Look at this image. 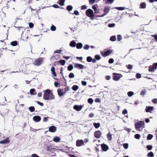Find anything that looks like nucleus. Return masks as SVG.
Listing matches in <instances>:
<instances>
[{"instance_id": "nucleus-1", "label": "nucleus", "mask_w": 157, "mask_h": 157, "mask_svg": "<svg viewBox=\"0 0 157 157\" xmlns=\"http://www.w3.org/2000/svg\"><path fill=\"white\" fill-rule=\"evenodd\" d=\"M44 94L43 98L44 100H48L54 99L55 97L52 91L50 89H47L43 91Z\"/></svg>"}, {"instance_id": "nucleus-2", "label": "nucleus", "mask_w": 157, "mask_h": 157, "mask_svg": "<svg viewBox=\"0 0 157 157\" xmlns=\"http://www.w3.org/2000/svg\"><path fill=\"white\" fill-rule=\"evenodd\" d=\"M69 87H68L65 88L64 89L60 88H58L57 90L58 95L60 97L62 96L65 94L66 92L67 91Z\"/></svg>"}, {"instance_id": "nucleus-3", "label": "nucleus", "mask_w": 157, "mask_h": 157, "mask_svg": "<svg viewBox=\"0 0 157 157\" xmlns=\"http://www.w3.org/2000/svg\"><path fill=\"white\" fill-rule=\"evenodd\" d=\"M43 62V58L40 57L35 60L33 63V64L35 66H39L41 65Z\"/></svg>"}, {"instance_id": "nucleus-4", "label": "nucleus", "mask_w": 157, "mask_h": 157, "mask_svg": "<svg viewBox=\"0 0 157 157\" xmlns=\"http://www.w3.org/2000/svg\"><path fill=\"white\" fill-rule=\"evenodd\" d=\"M86 14L91 19L93 18L94 16L93 11L90 9H88L86 11Z\"/></svg>"}, {"instance_id": "nucleus-5", "label": "nucleus", "mask_w": 157, "mask_h": 157, "mask_svg": "<svg viewBox=\"0 0 157 157\" xmlns=\"http://www.w3.org/2000/svg\"><path fill=\"white\" fill-rule=\"evenodd\" d=\"M122 77V75L121 74L114 73L113 74V79L114 81H118Z\"/></svg>"}, {"instance_id": "nucleus-6", "label": "nucleus", "mask_w": 157, "mask_h": 157, "mask_svg": "<svg viewBox=\"0 0 157 157\" xmlns=\"http://www.w3.org/2000/svg\"><path fill=\"white\" fill-rule=\"evenodd\" d=\"M113 51L112 49H109L104 52H101V54L103 57H105L109 56L113 52Z\"/></svg>"}, {"instance_id": "nucleus-7", "label": "nucleus", "mask_w": 157, "mask_h": 157, "mask_svg": "<svg viewBox=\"0 0 157 157\" xmlns=\"http://www.w3.org/2000/svg\"><path fill=\"white\" fill-rule=\"evenodd\" d=\"M144 124V121H139L135 124V128L136 129H139Z\"/></svg>"}, {"instance_id": "nucleus-8", "label": "nucleus", "mask_w": 157, "mask_h": 157, "mask_svg": "<svg viewBox=\"0 0 157 157\" xmlns=\"http://www.w3.org/2000/svg\"><path fill=\"white\" fill-rule=\"evenodd\" d=\"M109 10L110 9L109 8L107 7H105L103 10L104 13H103L102 15H98L97 17H101L104 16L107 14V13L109 12Z\"/></svg>"}, {"instance_id": "nucleus-9", "label": "nucleus", "mask_w": 157, "mask_h": 157, "mask_svg": "<svg viewBox=\"0 0 157 157\" xmlns=\"http://www.w3.org/2000/svg\"><path fill=\"white\" fill-rule=\"evenodd\" d=\"M101 135V132L99 130L95 131L94 134V137L96 138H99Z\"/></svg>"}, {"instance_id": "nucleus-10", "label": "nucleus", "mask_w": 157, "mask_h": 157, "mask_svg": "<svg viewBox=\"0 0 157 157\" xmlns=\"http://www.w3.org/2000/svg\"><path fill=\"white\" fill-rule=\"evenodd\" d=\"M76 145L77 147H80L84 145L83 141L82 140H78L76 142Z\"/></svg>"}, {"instance_id": "nucleus-11", "label": "nucleus", "mask_w": 157, "mask_h": 157, "mask_svg": "<svg viewBox=\"0 0 157 157\" xmlns=\"http://www.w3.org/2000/svg\"><path fill=\"white\" fill-rule=\"evenodd\" d=\"M74 67L78 69H82L84 68V66L81 64L75 63L74 65Z\"/></svg>"}, {"instance_id": "nucleus-12", "label": "nucleus", "mask_w": 157, "mask_h": 157, "mask_svg": "<svg viewBox=\"0 0 157 157\" xmlns=\"http://www.w3.org/2000/svg\"><path fill=\"white\" fill-rule=\"evenodd\" d=\"M83 107V106L82 105H75L74 106L73 108L76 110L79 111L82 109Z\"/></svg>"}, {"instance_id": "nucleus-13", "label": "nucleus", "mask_w": 157, "mask_h": 157, "mask_svg": "<svg viewBox=\"0 0 157 157\" xmlns=\"http://www.w3.org/2000/svg\"><path fill=\"white\" fill-rule=\"evenodd\" d=\"M154 109V107L151 106H146L145 109V111L146 112L151 113V111Z\"/></svg>"}, {"instance_id": "nucleus-14", "label": "nucleus", "mask_w": 157, "mask_h": 157, "mask_svg": "<svg viewBox=\"0 0 157 157\" xmlns=\"http://www.w3.org/2000/svg\"><path fill=\"white\" fill-rule=\"evenodd\" d=\"M57 130V128L54 126H52L49 128L48 131L52 132H55Z\"/></svg>"}, {"instance_id": "nucleus-15", "label": "nucleus", "mask_w": 157, "mask_h": 157, "mask_svg": "<svg viewBox=\"0 0 157 157\" xmlns=\"http://www.w3.org/2000/svg\"><path fill=\"white\" fill-rule=\"evenodd\" d=\"M10 142L9 138V137L6 138L5 139L0 141L1 144H9Z\"/></svg>"}, {"instance_id": "nucleus-16", "label": "nucleus", "mask_w": 157, "mask_h": 157, "mask_svg": "<svg viewBox=\"0 0 157 157\" xmlns=\"http://www.w3.org/2000/svg\"><path fill=\"white\" fill-rule=\"evenodd\" d=\"M101 146L102 150L104 151H106L109 149L108 146L106 144H102Z\"/></svg>"}, {"instance_id": "nucleus-17", "label": "nucleus", "mask_w": 157, "mask_h": 157, "mask_svg": "<svg viewBox=\"0 0 157 157\" xmlns=\"http://www.w3.org/2000/svg\"><path fill=\"white\" fill-rule=\"evenodd\" d=\"M41 117L39 116H34L33 118V120L36 122H38L41 120Z\"/></svg>"}, {"instance_id": "nucleus-18", "label": "nucleus", "mask_w": 157, "mask_h": 157, "mask_svg": "<svg viewBox=\"0 0 157 157\" xmlns=\"http://www.w3.org/2000/svg\"><path fill=\"white\" fill-rule=\"evenodd\" d=\"M98 7V6L97 4L93 5L92 7V9L94 11V13L96 14L98 13V10H97V8Z\"/></svg>"}, {"instance_id": "nucleus-19", "label": "nucleus", "mask_w": 157, "mask_h": 157, "mask_svg": "<svg viewBox=\"0 0 157 157\" xmlns=\"http://www.w3.org/2000/svg\"><path fill=\"white\" fill-rule=\"evenodd\" d=\"M51 70L53 76L55 77H56L57 74H56V72L55 71V67L53 66L51 68Z\"/></svg>"}, {"instance_id": "nucleus-20", "label": "nucleus", "mask_w": 157, "mask_h": 157, "mask_svg": "<svg viewBox=\"0 0 157 157\" xmlns=\"http://www.w3.org/2000/svg\"><path fill=\"white\" fill-rule=\"evenodd\" d=\"M61 138L58 136H56L53 138V140L55 142L58 143L60 142Z\"/></svg>"}, {"instance_id": "nucleus-21", "label": "nucleus", "mask_w": 157, "mask_h": 157, "mask_svg": "<svg viewBox=\"0 0 157 157\" xmlns=\"http://www.w3.org/2000/svg\"><path fill=\"white\" fill-rule=\"evenodd\" d=\"M76 42L75 41L73 40L70 42L69 44V46H70L71 47H75L76 46Z\"/></svg>"}, {"instance_id": "nucleus-22", "label": "nucleus", "mask_w": 157, "mask_h": 157, "mask_svg": "<svg viewBox=\"0 0 157 157\" xmlns=\"http://www.w3.org/2000/svg\"><path fill=\"white\" fill-rule=\"evenodd\" d=\"M82 44L81 43H78L77 44H76V48L78 49H81L82 47Z\"/></svg>"}, {"instance_id": "nucleus-23", "label": "nucleus", "mask_w": 157, "mask_h": 157, "mask_svg": "<svg viewBox=\"0 0 157 157\" xmlns=\"http://www.w3.org/2000/svg\"><path fill=\"white\" fill-rule=\"evenodd\" d=\"M155 70V68L153 65L152 66H150L149 67L148 70L149 71L152 72L154 71Z\"/></svg>"}, {"instance_id": "nucleus-24", "label": "nucleus", "mask_w": 157, "mask_h": 157, "mask_svg": "<svg viewBox=\"0 0 157 157\" xmlns=\"http://www.w3.org/2000/svg\"><path fill=\"white\" fill-rule=\"evenodd\" d=\"M65 0H59L58 3L60 6H63L64 5Z\"/></svg>"}, {"instance_id": "nucleus-25", "label": "nucleus", "mask_w": 157, "mask_h": 157, "mask_svg": "<svg viewBox=\"0 0 157 157\" xmlns=\"http://www.w3.org/2000/svg\"><path fill=\"white\" fill-rule=\"evenodd\" d=\"M30 93L31 95H34L36 94V93L35 89H32L30 90Z\"/></svg>"}, {"instance_id": "nucleus-26", "label": "nucleus", "mask_w": 157, "mask_h": 157, "mask_svg": "<svg viewBox=\"0 0 157 157\" xmlns=\"http://www.w3.org/2000/svg\"><path fill=\"white\" fill-rule=\"evenodd\" d=\"M18 42L17 41H13L11 42V45L12 46H16L18 44Z\"/></svg>"}, {"instance_id": "nucleus-27", "label": "nucleus", "mask_w": 157, "mask_h": 157, "mask_svg": "<svg viewBox=\"0 0 157 157\" xmlns=\"http://www.w3.org/2000/svg\"><path fill=\"white\" fill-rule=\"evenodd\" d=\"M140 6L141 8L144 9L146 7V4L145 2H142L140 4Z\"/></svg>"}, {"instance_id": "nucleus-28", "label": "nucleus", "mask_w": 157, "mask_h": 157, "mask_svg": "<svg viewBox=\"0 0 157 157\" xmlns=\"http://www.w3.org/2000/svg\"><path fill=\"white\" fill-rule=\"evenodd\" d=\"M107 138L109 140H111L112 139V134L110 133H109L107 135Z\"/></svg>"}, {"instance_id": "nucleus-29", "label": "nucleus", "mask_w": 157, "mask_h": 157, "mask_svg": "<svg viewBox=\"0 0 157 157\" xmlns=\"http://www.w3.org/2000/svg\"><path fill=\"white\" fill-rule=\"evenodd\" d=\"M93 125L94 126L95 128H98L100 126V123H94L93 124Z\"/></svg>"}, {"instance_id": "nucleus-30", "label": "nucleus", "mask_w": 157, "mask_h": 157, "mask_svg": "<svg viewBox=\"0 0 157 157\" xmlns=\"http://www.w3.org/2000/svg\"><path fill=\"white\" fill-rule=\"evenodd\" d=\"M78 88V86L76 85L73 86L72 87V89L75 91L77 90Z\"/></svg>"}, {"instance_id": "nucleus-31", "label": "nucleus", "mask_w": 157, "mask_h": 157, "mask_svg": "<svg viewBox=\"0 0 157 157\" xmlns=\"http://www.w3.org/2000/svg\"><path fill=\"white\" fill-rule=\"evenodd\" d=\"M46 149L48 151H50L52 149V146L51 145H48L46 146Z\"/></svg>"}, {"instance_id": "nucleus-32", "label": "nucleus", "mask_w": 157, "mask_h": 157, "mask_svg": "<svg viewBox=\"0 0 157 157\" xmlns=\"http://www.w3.org/2000/svg\"><path fill=\"white\" fill-rule=\"evenodd\" d=\"M153 137V136L152 134H149L148 135V136L147 137V140H151L152 139V137Z\"/></svg>"}, {"instance_id": "nucleus-33", "label": "nucleus", "mask_w": 157, "mask_h": 157, "mask_svg": "<svg viewBox=\"0 0 157 157\" xmlns=\"http://www.w3.org/2000/svg\"><path fill=\"white\" fill-rule=\"evenodd\" d=\"M58 62L60 63L61 65H64L65 63V61L64 60H61L59 61Z\"/></svg>"}, {"instance_id": "nucleus-34", "label": "nucleus", "mask_w": 157, "mask_h": 157, "mask_svg": "<svg viewBox=\"0 0 157 157\" xmlns=\"http://www.w3.org/2000/svg\"><path fill=\"white\" fill-rule=\"evenodd\" d=\"M116 40V39L115 36H112L110 38V40L112 41H115Z\"/></svg>"}, {"instance_id": "nucleus-35", "label": "nucleus", "mask_w": 157, "mask_h": 157, "mask_svg": "<svg viewBox=\"0 0 157 157\" xmlns=\"http://www.w3.org/2000/svg\"><path fill=\"white\" fill-rule=\"evenodd\" d=\"M94 57L97 60H99L101 59V57L100 56L98 55H95Z\"/></svg>"}, {"instance_id": "nucleus-36", "label": "nucleus", "mask_w": 157, "mask_h": 157, "mask_svg": "<svg viewBox=\"0 0 157 157\" xmlns=\"http://www.w3.org/2000/svg\"><path fill=\"white\" fill-rule=\"evenodd\" d=\"M88 102L90 104H91L93 102V100L91 98H89L88 99Z\"/></svg>"}, {"instance_id": "nucleus-37", "label": "nucleus", "mask_w": 157, "mask_h": 157, "mask_svg": "<svg viewBox=\"0 0 157 157\" xmlns=\"http://www.w3.org/2000/svg\"><path fill=\"white\" fill-rule=\"evenodd\" d=\"M147 155L148 156L150 157H153L154 156V155L152 152L150 151L147 154Z\"/></svg>"}, {"instance_id": "nucleus-38", "label": "nucleus", "mask_w": 157, "mask_h": 157, "mask_svg": "<svg viewBox=\"0 0 157 157\" xmlns=\"http://www.w3.org/2000/svg\"><path fill=\"white\" fill-rule=\"evenodd\" d=\"M123 145L124 149H127L128 148V143L124 144Z\"/></svg>"}, {"instance_id": "nucleus-39", "label": "nucleus", "mask_w": 157, "mask_h": 157, "mask_svg": "<svg viewBox=\"0 0 157 157\" xmlns=\"http://www.w3.org/2000/svg\"><path fill=\"white\" fill-rule=\"evenodd\" d=\"M51 30L52 31H55L56 30V27L53 25H52L51 27Z\"/></svg>"}, {"instance_id": "nucleus-40", "label": "nucleus", "mask_w": 157, "mask_h": 157, "mask_svg": "<svg viewBox=\"0 0 157 157\" xmlns=\"http://www.w3.org/2000/svg\"><path fill=\"white\" fill-rule=\"evenodd\" d=\"M29 109L31 112H33L35 111V108L33 106H31L29 108Z\"/></svg>"}, {"instance_id": "nucleus-41", "label": "nucleus", "mask_w": 157, "mask_h": 157, "mask_svg": "<svg viewBox=\"0 0 157 157\" xmlns=\"http://www.w3.org/2000/svg\"><path fill=\"white\" fill-rule=\"evenodd\" d=\"M86 60L88 62H90L92 61V59L90 56H88L87 57Z\"/></svg>"}, {"instance_id": "nucleus-42", "label": "nucleus", "mask_w": 157, "mask_h": 157, "mask_svg": "<svg viewBox=\"0 0 157 157\" xmlns=\"http://www.w3.org/2000/svg\"><path fill=\"white\" fill-rule=\"evenodd\" d=\"M140 137V136L139 134H136L135 135L134 137L137 139H139Z\"/></svg>"}, {"instance_id": "nucleus-43", "label": "nucleus", "mask_w": 157, "mask_h": 157, "mask_svg": "<svg viewBox=\"0 0 157 157\" xmlns=\"http://www.w3.org/2000/svg\"><path fill=\"white\" fill-rule=\"evenodd\" d=\"M146 147L148 150H151L152 146L151 145H148L146 146Z\"/></svg>"}, {"instance_id": "nucleus-44", "label": "nucleus", "mask_w": 157, "mask_h": 157, "mask_svg": "<svg viewBox=\"0 0 157 157\" xmlns=\"http://www.w3.org/2000/svg\"><path fill=\"white\" fill-rule=\"evenodd\" d=\"M90 47V46L88 44L85 45L83 47V48L86 50L88 49Z\"/></svg>"}, {"instance_id": "nucleus-45", "label": "nucleus", "mask_w": 157, "mask_h": 157, "mask_svg": "<svg viewBox=\"0 0 157 157\" xmlns=\"http://www.w3.org/2000/svg\"><path fill=\"white\" fill-rule=\"evenodd\" d=\"M115 25L114 23L109 24L108 25V26L110 28L113 27L115 26Z\"/></svg>"}, {"instance_id": "nucleus-46", "label": "nucleus", "mask_w": 157, "mask_h": 157, "mask_svg": "<svg viewBox=\"0 0 157 157\" xmlns=\"http://www.w3.org/2000/svg\"><path fill=\"white\" fill-rule=\"evenodd\" d=\"M133 94V92L132 91H129L128 93V96L129 97L132 96Z\"/></svg>"}, {"instance_id": "nucleus-47", "label": "nucleus", "mask_w": 157, "mask_h": 157, "mask_svg": "<svg viewBox=\"0 0 157 157\" xmlns=\"http://www.w3.org/2000/svg\"><path fill=\"white\" fill-rule=\"evenodd\" d=\"M136 77L137 78H139L141 77V75L140 74L137 73L136 75Z\"/></svg>"}, {"instance_id": "nucleus-48", "label": "nucleus", "mask_w": 157, "mask_h": 157, "mask_svg": "<svg viewBox=\"0 0 157 157\" xmlns=\"http://www.w3.org/2000/svg\"><path fill=\"white\" fill-rule=\"evenodd\" d=\"M116 9L120 10H124V8L123 7H117Z\"/></svg>"}, {"instance_id": "nucleus-49", "label": "nucleus", "mask_w": 157, "mask_h": 157, "mask_svg": "<svg viewBox=\"0 0 157 157\" xmlns=\"http://www.w3.org/2000/svg\"><path fill=\"white\" fill-rule=\"evenodd\" d=\"M122 39L121 36L120 35H118L117 36V39L118 41H120Z\"/></svg>"}, {"instance_id": "nucleus-50", "label": "nucleus", "mask_w": 157, "mask_h": 157, "mask_svg": "<svg viewBox=\"0 0 157 157\" xmlns=\"http://www.w3.org/2000/svg\"><path fill=\"white\" fill-rule=\"evenodd\" d=\"M54 85H55V86L57 87L60 86H59L60 84L58 82H55Z\"/></svg>"}, {"instance_id": "nucleus-51", "label": "nucleus", "mask_w": 157, "mask_h": 157, "mask_svg": "<svg viewBox=\"0 0 157 157\" xmlns=\"http://www.w3.org/2000/svg\"><path fill=\"white\" fill-rule=\"evenodd\" d=\"M127 68L128 69H131L132 68V66L131 64H129L126 66Z\"/></svg>"}, {"instance_id": "nucleus-52", "label": "nucleus", "mask_w": 157, "mask_h": 157, "mask_svg": "<svg viewBox=\"0 0 157 157\" xmlns=\"http://www.w3.org/2000/svg\"><path fill=\"white\" fill-rule=\"evenodd\" d=\"M152 102L154 104H157V99L156 98H154L152 100Z\"/></svg>"}, {"instance_id": "nucleus-53", "label": "nucleus", "mask_w": 157, "mask_h": 157, "mask_svg": "<svg viewBox=\"0 0 157 157\" xmlns=\"http://www.w3.org/2000/svg\"><path fill=\"white\" fill-rule=\"evenodd\" d=\"M114 62V60L112 58L110 59L109 60V63L110 64Z\"/></svg>"}, {"instance_id": "nucleus-54", "label": "nucleus", "mask_w": 157, "mask_h": 157, "mask_svg": "<svg viewBox=\"0 0 157 157\" xmlns=\"http://www.w3.org/2000/svg\"><path fill=\"white\" fill-rule=\"evenodd\" d=\"M96 0H89V2L90 5L94 4Z\"/></svg>"}, {"instance_id": "nucleus-55", "label": "nucleus", "mask_w": 157, "mask_h": 157, "mask_svg": "<svg viewBox=\"0 0 157 157\" xmlns=\"http://www.w3.org/2000/svg\"><path fill=\"white\" fill-rule=\"evenodd\" d=\"M151 36L154 37L155 41L157 42V35H152Z\"/></svg>"}, {"instance_id": "nucleus-56", "label": "nucleus", "mask_w": 157, "mask_h": 157, "mask_svg": "<svg viewBox=\"0 0 157 157\" xmlns=\"http://www.w3.org/2000/svg\"><path fill=\"white\" fill-rule=\"evenodd\" d=\"M75 77L74 74L72 73H71L69 74V78H73Z\"/></svg>"}, {"instance_id": "nucleus-57", "label": "nucleus", "mask_w": 157, "mask_h": 157, "mask_svg": "<svg viewBox=\"0 0 157 157\" xmlns=\"http://www.w3.org/2000/svg\"><path fill=\"white\" fill-rule=\"evenodd\" d=\"M29 26L30 28H33L34 26V24L32 22H30L29 23Z\"/></svg>"}, {"instance_id": "nucleus-58", "label": "nucleus", "mask_w": 157, "mask_h": 157, "mask_svg": "<svg viewBox=\"0 0 157 157\" xmlns=\"http://www.w3.org/2000/svg\"><path fill=\"white\" fill-rule=\"evenodd\" d=\"M37 104L38 105H40L41 106H43L44 105V104L43 103H41L39 101H36V102Z\"/></svg>"}, {"instance_id": "nucleus-59", "label": "nucleus", "mask_w": 157, "mask_h": 157, "mask_svg": "<svg viewBox=\"0 0 157 157\" xmlns=\"http://www.w3.org/2000/svg\"><path fill=\"white\" fill-rule=\"evenodd\" d=\"M87 6L85 5H83L81 6V10H85L86 9Z\"/></svg>"}, {"instance_id": "nucleus-60", "label": "nucleus", "mask_w": 157, "mask_h": 157, "mask_svg": "<svg viewBox=\"0 0 157 157\" xmlns=\"http://www.w3.org/2000/svg\"><path fill=\"white\" fill-rule=\"evenodd\" d=\"M122 113L124 115L127 114V110L126 109H124V110L122 111Z\"/></svg>"}, {"instance_id": "nucleus-61", "label": "nucleus", "mask_w": 157, "mask_h": 157, "mask_svg": "<svg viewBox=\"0 0 157 157\" xmlns=\"http://www.w3.org/2000/svg\"><path fill=\"white\" fill-rule=\"evenodd\" d=\"M74 14H75L76 15H78L79 14V12L77 10H75L74 11Z\"/></svg>"}, {"instance_id": "nucleus-62", "label": "nucleus", "mask_w": 157, "mask_h": 157, "mask_svg": "<svg viewBox=\"0 0 157 157\" xmlns=\"http://www.w3.org/2000/svg\"><path fill=\"white\" fill-rule=\"evenodd\" d=\"M31 157H40L38 155L36 154H33L32 155Z\"/></svg>"}, {"instance_id": "nucleus-63", "label": "nucleus", "mask_w": 157, "mask_h": 157, "mask_svg": "<svg viewBox=\"0 0 157 157\" xmlns=\"http://www.w3.org/2000/svg\"><path fill=\"white\" fill-rule=\"evenodd\" d=\"M82 85L84 86H86L87 84V82H86L85 81H82Z\"/></svg>"}, {"instance_id": "nucleus-64", "label": "nucleus", "mask_w": 157, "mask_h": 157, "mask_svg": "<svg viewBox=\"0 0 157 157\" xmlns=\"http://www.w3.org/2000/svg\"><path fill=\"white\" fill-rule=\"evenodd\" d=\"M124 129L126 131H127L128 133H129L130 132V129L127 128L126 127L124 128Z\"/></svg>"}]
</instances>
